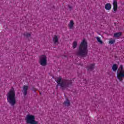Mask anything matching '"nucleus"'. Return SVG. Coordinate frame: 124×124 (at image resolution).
I'll return each mask as SVG.
<instances>
[{"label":"nucleus","mask_w":124,"mask_h":124,"mask_svg":"<svg viewBox=\"0 0 124 124\" xmlns=\"http://www.w3.org/2000/svg\"><path fill=\"white\" fill-rule=\"evenodd\" d=\"M15 90L12 88L7 93V100L11 106H14L16 104V97H15Z\"/></svg>","instance_id":"nucleus-2"},{"label":"nucleus","mask_w":124,"mask_h":124,"mask_svg":"<svg viewBox=\"0 0 124 124\" xmlns=\"http://www.w3.org/2000/svg\"><path fill=\"white\" fill-rule=\"evenodd\" d=\"M77 42L75 41L74 42V43H73V49H75V48H76V47H77Z\"/></svg>","instance_id":"nucleus-18"},{"label":"nucleus","mask_w":124,"mask_h":124,"mask_svg":"<svg viewBox=\"0 0 124 124\" xmlns=\"http://www.w3.org/2000/svg\"><path fill=\"white\" fill-rule=\"evenodd\" d=\"M68 26L70 30H73L74 29V21L73 20H70Z\"/></svg>","instance_id":"nucleus-8"},{"label":"nucleus","mask_w":124,"mask_h":124,"mask_svg":"<svg viewBox=\"0 0 124 124\" xmlns=\"http://www.w3.org/2000/svg\"><path fill=\"white\" fill-rule=\"evenodd\" d=\"M117 77L119 81H123V78H124V68L123 65H120L117 70Z\"/></svg>","instance_id":"nucleus-5"},{"label":"nucleus","mask_w":124,"mask_h":124,"mask_svg":"<svg viewBox=\"0 0 124 124\" xmlns=\"http://www.w3.org/2000/svg\"><path fill=\"white\" fill-rule=\"evenodd\" d=\"M112 68L113 71H117V70L118 69V65H117L116 64H114L112 65Z\"/></svg>","instance_id":"nucleus-14"},{"label":"nucleus","mask_w":124,"mask_h":124,"mask_svg":"<svg viewBox=\"0 0 124 124\" xmlns=\"http://www.w3.org/2000/svg\"><path fill=\"white\" fill-rule=\"evenodd\" d=\"M95 65L94 64V63L90 64L88 67V70H89L90 71L93 70Z\"/></svg>","instance_id":"nucleus-12"},{"label":"nucleus","mask_w":124,"mask_h":124,"mask_svg":"<svg viewBox=\"0 0 124 124\" xmlns=\"http://www.w3.org/2000/svg\"><path fill=\"white\" fill-rule=\"evenodd\" d=\"M25 121L28 124H38V122L35 121V116L29 114L26 115Z\"/></svg>","instance_id":"nucleus-4"},{"label":"nucleus","mask_w":124,"mask_h":124,"mask_svg":"<svg viewBox=\"0 0 124 124\" xmlns=\"http://www.w3.org/2000/svg\"><path fill=\"white\" fill-rule=\"evenodd\" d=\"M24 35L29 38V37H31V33L25 32L24 33Z\"/></svg>","instance_id":"nucleus-16"},{"label":"nucleus","mask_w":124,"mask_h":124,"mask_svg":"<svg viewBox=\"0 0 124 124\" xmlns=\"http://www.w3.org/2000/svg\"><path fill=\"white\" fill-rule=\"evenodd\" d=\"M76 54L79 57H86L88 55V42L84 39L79 47V50L76 52Z\"/></svg>","instance_id":"nucleus-1"},{"label":"nucleus","mask_w":124,"mask_h":124,"mask_svg":"<svg viewBox=\"0 0 124 124\" xmlns=\"http://www.w3.org/2000/svg\"><path fill=\"white\" fill-rule=\"evenodd\" d=\"M116 41H115V40H112V39H110L108 43L109 44H114V43Z\"/></svg>","instance_id":"nucleus-19"},{"label":"nucleus","mask_w":124,"mask_h":124,"mask_svg":"<svg viewBox=\"0 0 124 124\" xmlns=\"http://www.w3.org/2000/svg\"><path fill=\"white\" fill-rule=\"evenodd\" d=\"M55 81H56L58 85H60L63 90L66 89L67 87H69V86L71 85V81L69 80H62L61 77L56 78H55Z\"/></svg>","instance_id":"nucleus-3"},{"label":"nucleus","mask_w":124,"mask_h":124,"mask_svg":"<svg viewBox=\"0 0 124 124\" xmlns=\"http://www.w3.org/2000/svg\"><path fill=\"white\" fill-rule=\"evenodd\" d=\"M63 105H64L65 107H69V106H70V101L69 100L66 99L63 103Z\"/></svg>","instance_id":"nucleus-11"},{"label":"nucleus","mask_w":124,"mask_h":124,"mask_svg":"<svg viewBox=\"0 0 124 124\" xmlns=\"http://www.w3.org/2000/svg\"><path fill=\"white\" fill-rule=\"evenodd\" d=\"M39 63L42 66H46L47 65V56L45 55H41L39 57Z\"/></svg>","instance_id":"nucleus-6"},{"label":"nucleus","mask_w":124,"mask_h":124,"mask_svg":"<svg viewBox=\"0 0 124 124\" xmlns=\"http://www.w3.org/2000/svg\"><path fill=\"white\" fill-rule=\"evenodd\" d=\"M53 42L56 44V43H58L59 41V37L57 36H54L53 39Z\"/></svg>","instance_id":"nucleus-13"},{"label":"nucleus","mask_w":124,"mask_h":124,"mask_svg":"<svg viewBox=\"0 0 124 124\" xmlns=\"http://www.w3.org/2000/svg\"><path fill=\"white\" fill-rule=\"evenodd\" d=\"M122 35V32H119L114 33V37L118 38L120 37Z\"/></svg>","instance_id":"nucleus-15"},{"label":"nucleus","mask_w":124,"mask_h":124,"mask_svg":"<svg viewBox=\"0 0 124 124\" xmlns=\"http://www.w3.org/2000/svg\"><path fill=\"white\" fill-rule=\"evenodd\" d=\"M97 41L99 44H103V42L101 40V39L99 37H96Z\"/></svg>","instance_id":"nucleus-17"},{"label":"nucleus","mask_w":124,"mask_h":124,"mask_svg":"<svg viewBox=\"0 0 124 124\" xmlns=\"http://www.w3.org/2000/svg\"><path fill=\"white\" fill-rule=\"evenodd\" d=\"M68 7H69V8L70 9H71V8H72V7H71V6H69Z\"/></svg>","instance_id":"nucleus-20"},{"label":"nucleus","mask_w":124,"mask_h":124,"mask_svg":"<svg viewBox=\"0 0 124 124\" xmlns=\"http://www.w3.org/2000/svg\"><path fill=\"white\" fill-rule=\"evenodd\" d=\"M113 9L114 12H117L118 10V1L117 0H113Z\"/></svg>","instance_id":"nucleus-7"},{"label":"nucleus","mask_w":124,"mask_h":124,"mask_svg":"<svg viewBox=\"0 0 124 124\" xmlns=\"http://www.w3.org/2000/svg\"><path fill=\"white\" fill-rule=\"evenodd\" d=\"M28 89H29V86H23V89L22 92H23L24 95H27Z\"/></svg>","instance_id":"nucleus-10"},{"label":"nucleus","mask_w":124,"mask_h":124,"mask_svg":"<svg viewBox=\"0 0 124 124\" xmlns=\"http://www.w3.org/2000/svg\"><path fill=\"white\" fill-rule=\"evenodd\" d=\"M111 8H112L111 4L108 3L105 5V9L106 10H111Z\"/></svg>","instance_id":"nucleus-9"}]
</instances>
